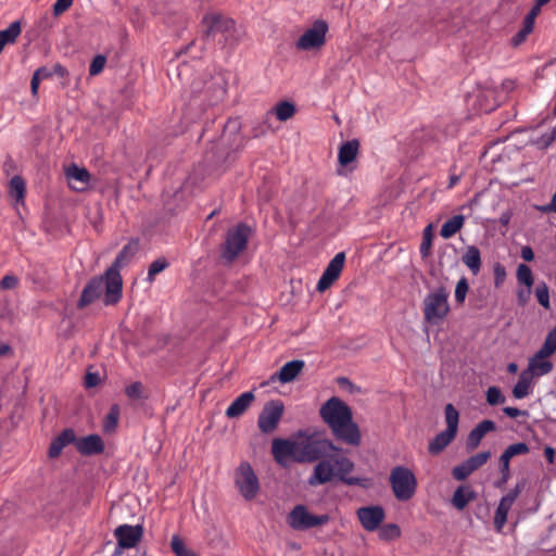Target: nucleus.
<instances>
[{"label":"nucleus","instance_id":"nucleus-41","mask_svg":"<svg viewBox=\"0 0 556 556\" xmlns=\"http://www.w3.org/2000/svg\"><path fill=\"white\" fill-rule=\"evenodd\" d=\"M167 266L168 262L164 257L153 261L149 266L147 280L149 282H152L154 280L155 275L163 271Z\"/></svg>","mask_w":556,"mask_h":556},{"label":"nucleus","instance_id":"nucleus-38","mask_svg":"<svg viewBox=\"0 0 556 556\" xmlns=\"http://www.w3.org/2000/svg\"><path fill=\"white\" fill-rule=\"evenodd\" d=\"M490 457H491V452L483 451V452L477 453V454L470 456L469 458H467L466 463L468 464V466L470 467V469L473 472L477 469H479L480 467H482L490 459Z\"/></svg>","mask_w":556,"mask_h":556},{"label":"nucleus","instance_id":"nucleus-15","mask_svg":"<svg viewBox=\"0 0 556 556\" xmlns=\"http://www.w3.org/2000/svg\"><path fill=\"white\" fill-rule=\"evenodd\" d=\"M283 403L280 400L267 402L257 419V426L263 433H270L276 430L282 414Z\"/></svg>","mask_w":556,"mask_h":556},{"label":"nucleus","instance_id":"nucleus-21","mask_svg":"<svg viewBox=\"0 0 556 556\" xmlns=\"http://www.w3.org/2000/svg\"><path fill=\"white\" fill-rule=\"evenodd\" d=\"M65 177L68 181L70 187L76 191H84L88 187L90 181L89 172L86 168L79 167L75 164L70 165L66 168Z\"/></svg>","mask_w":556,"mask_h":556},{"label":"nucleus","instance_id":"nucleus-3","mask_svg":"<svg viewBox=\"0 0 556 556\" xmlns=\"http://www.w3.org/2000/svg\"><path fill=\"white\" fill-rule=\"evenodd\" d=\"M213 85L212 83L205 90H202L200 83H193L191 90L185 93L187 98L185 115L188 119L194 121L200 117L207 106L214 105L224 98L226 89L223 86H218L214 89L213 97H207V92Z\"/></svg>","mask_w":556,"mask_h":556},{"label":"nucleus","instance_id":"nucleus-64","mask_svg":"<svg viewBox=\"0 0 556 556\" xmlns=\"http://www.w3.org/2000/svg\"><path fill=\"white\" fill-rule=\"evenodd\" d=\"M534 21L535 20L526 16L525 20H523V24H522V28L521 29H523L525 33H529L530 34L533 30Z\"/></svg>","mask_w":556,"mask_h":556},{"label":"nucleus","instance_id":"nucleus-63","mask_svg":"<svg viewBox=\"0 0 556 556\" xmlns=\"http://www.w3.org/2000/svg\"><path fill=\"white\" fill-rule=\"evenodd\" d=\"M529 35V33H525L523 29H520L513 38L514 46L520 45Z\"/></svg>","mask_w":556,"mask_h":556},{"label":"nucleus","instance_id":"nucleus-29","mask_svg":"<svg viewBox=\"0 0 556 556\" xmlns=\"http://www.w3.org/2000/svg\"><path fill=\"white\" fill-rule=\"evenodd\" d=\"M464 215H454L453 217L445 220L440 229V236L444 239H450L456 235L464 226Z\"/></svg>","mask_w":556,"mask_h":556},{"label":"nucleus","instance_id":"nucleus-6","mask_svg":"<svg viewBox=\"0 0 556 556\" xmlns=\"http://www.w3.org/2000/svg\"><path fill=\"white\" fill-rule=\"evenodd\" d=\"M109 276H108V269L105 273L97 278H92L83 289L80 299L77 303L78 307L83 308L96 300L102 298L103 303L105 305H114L116 304L121 298H122V290L118 292V298L111 302V298L109 296Z\"/></svg>","mask_w":556,"mask_h":556},{"label":"nucleus","instance_id":"nucleus-14","mask_svg":"<svg viewBox=\"0 0 556 556\" xmlns=\"http://www.w3.org/2000/svg\"><path fill=\"white\" fill-rule=\"evenodd\" d=\"M203 36L206 39L214 38L217 34H222L227 40L235 29V22L218 13H208L203 17Z\"/></svg>","mask_w":556,"mask_h":556},{"label":"nucleus","instance_id":"nucleus-40","mask_svg":"<svg viewBox=\"0 0 556 556\" xmlns=\"http://www.w3.org/2000/svg\"><path fill=\"white\" fill-rule=\"evenodd\" d=\"M540 350L544 351L551 356L556 352V326L547 332Z\"/></svg>","mask_w":556,"mask_h":556},{"label":"nucleus","instance_id":"nucleus-33","mask_svg":"<svg viewBox=\"0 0 556 556\" xmlns=\"http://www.w3.org/2000/svg\"><path fill=\"white\" fill-rule=\"evenodd\" d=\"M516 276H517L518 282L522 283L527 287L526 293L530 294L531 288L534 282L531 268L526 264H519L517 267Z\"/></svg>","mask_w":556,"mask_h":556},{"label":"nucleus","instance_id":"nucleus-46","mask_svg":"<svg viewBox=\"0 0 556 556\" xmlns=\"http://www.w3.org/2000/svg\"><path fill=\"white\" fill-rule=\"evenodd\" d=\"M142 390L143 388L141 382L136 381L126 387L125 393L129 399H140L142 395Z\"/></svg>","mask_w":556,"mask_h":556},{"label":"nucleus","instance_id":"nucleus-60","mask_svg":"<svg viewBox=\"0 0 556 556\" xmlns=\"http://www.w3.org/2000/svg\"><path fill=\"white\" fill-rule=\"evenodd\" d=\"M555 138H556L555 130H553L551 132L544 134L541 139L543 141V146L548 147L554 142Z\"/></svg>","mask_w":556,"mask_h":556},{"label":"nucleus","instance_id":"nucleus-22","mask_svg":"<svg viewBox=\"0 0 556 556\" xmlns=\"http://www.w3.org/2000/svg\"><path fill=\"white\" fill-rule=\"evenodd\" d=\"M76 450L86 456L98 455L104 451V442L99 434H89L75 442Z\"/></svg>","mask_w":556,"mask_h":556},{"label":"nucleus","instance_id":"nucleus-56","mask_svg":"<svg viewBox=\"0 0 556 556\" xmlns=\"http://www.w3.org/2000/svg\"><path fill=\"white\" fill-rule=\"evenodd\" d=\"M100 382V376L97 372H88L85 377L86 388H93Z\"/></svg>","mask_w":556,"mask_h":556},{"label":"nucleus","instance_id":"nucleus-9","mask_svg":"<svg viewBox=\"0 0 556 556\" xmlns=\"http://www.w3.org/2000/svg\"><path fill=\"white\" fill-rule=\"evenodd\" d=\"M137 252V243L126 244L117 254L114 263L108 268L109 282V296L111 302L118 298V292L123 288V280L121 276V268Z\"/></svg>","mask_w":556,"mask_h":556},{"label":"nucleus","instance_id":"nucleus-11","mask_svg":"<svg viewBox=\"0 0 556 556\" xmlns=\"http://www.w3.org/2000/svg\"><path fill=\"white\" fill-rule=\"evenodd\" d=\"M251 228L245 224H239L229 229L223 245L222 257L227 262H232L248 244Z\"/></svg>","mask_w":556,"mask_h":556},{"label":"nucleus","instance_id":"nucleus-26","mask_svg":"<svg viewBox=\"0 0 556 556\" xmlns=\"http://www.w3.org/2000/svg\"><path fill=\"white\" fill-rule=\"evenodd\" d=\"M304 365V361L301 359H294L286 363L276 374L278 380L281 383H288L293 381L296 378V376L301 372Z\"/></svg>","mask_w":556,"mask_h":556},{"label":"nucleus","instance_id":"nucleus-48","mask_svg":"<svg viewBox=\"0 0 556 556\" xmlns=\"http://www.w3.org/2000/svg\"><path fill=\"white\" fill-rule=\"evenodd\" d=\"M170 547L176 556H181L184 553L188 551L185 543L178 535H173L170 541Z\"/></svg>","mask_w":556,"mask_h":556},{"label":"nucleus","instance_id":"nucleus-19","mask_svg":"<svg viewBox=\"0 0 556 556\" xmlns=\"http://www.w3.org/2000/svg\"><path fill=\"white\" fill-rule=\"evenodd\" d=\"M357 517L365 530L375 531L380 527L386 514L381 506H367L357 509Z\"/></svg>","mask_w":556,"mask_h":556},{"label":"nucleus","instance_id":"nucleus-25","mask_svg":"<svg viewBox=\"0 0 556 556\" xmlns=\"http://www.w3.org/2000/svg\"><path fill=\"white\" fill-rule=\"evenodd\" d=\"M477 498V493L469 485H459L452 497V505L463 510L470 502Z\"/></svg>","mask_w":556,"mask_h":556},{"label":"nucleus","instance_id":"nucleus-49","mask_svg":"<svg viewBox=\"0 0 556 556\" xmlns=\"http://www.w3.org/2000/svg\"><path fill=\"white\" fill-rule=\"evenodd\" d=\"M493 271H494V285H495V287H500L506 279V269L502 264L496 263L494 265Z\"/></svg>","mask_w":556,"mask_h":556},{"label":"nucleus","instance_id":"nucleus-17","mask_svg":"<svg viewBox=\"0 0 556 556\" xmlns=\"http://www.w3.org/2000/svg\"><path fill=\"white\" fill-rule=\"evenodd\" d=\"M143 527L141 525H121L114 530V536L122 547L132 548L142 539Z\"/></svg>","mask_w":556,"mask_h":556},{"label":"nucleus","instance_id":"nucleus-57","mask_svg":"<svg viewBox=\"0 0 556 556\" xmlns=\"http://www.w3.org/2000/svg\"><path fill=\"white\" fill-rule=\"evenodd\" d=\"M503 413L510 417V418H517L519 416H526L528 415V413L526 410H520L519 408H516V407H510V406H506L503 408Z\"/></svg>","mask_w":556,"mask_h":556},{"label":"nucleus","instance_id":"nucleus-36","mask_svg":"<svg viewBox=\"0 0 556 556\" xmlns=\"http://www.w3.org/2000/svg\"><path fill=\"white\" fill-rule=\"evenodd\" d=\"M529 453V446L525 442H518L515 444H511L505 448L503 454L501 455L502 458L505 460H509L516 456V455H525Z\"/></svg>","mask_w":556,"mask_h":556},{"label":"nucleus","instance_id":"nucleus-30","mask_svg":"<svg viewBox=\"0 0 556 556\" xmlns=\"http://www.w3.org/2000/svg\"><path fill=\"white\" fill-rule=\"evenodd\" d=\"M532 375L530 371H522L519 376L517 383L513 388V395L518 399H525L530 393L532 384Z\"/></svg>","mask_w":556,"mask_h":556},{"label":"nucleus","instance_id":"nucleus-44","mask_svg":"<svg viewBox=\"0 0 556 556\" xmlns=\"http://www.w3.org/2000/svg\"><path fill=\"white\" fill-rule=\"evenodd\" d=\"M469 285L465 277L460 278L455 288V300L457 303H463L466 299V294L468 292Z\"/></svg>","mask_w":556,"mask_h":556},{"label":"nucleus","instance_id":"nucleus-45","mask_svg":"<svg viewBox=\"0 0 556 556\" xmlns=\"http://www.w3.org/2000/svg\"><path fill=\"white\" fill-rule=\"evenodd\" d=\"M105 63H106V58L104 55H102V54L96 55L91 61V64L89 67V74L91 76H96V75L100 74L104 68Z\"/></svg>","mask_w":556,"mask_h":556},{"label":"nucleus","instance_id":"nucleus-5","mask_svg":"<svg viewBox=\"0 0 556 556\" xmlns=\"http://www.w3.org/2000/svg\"><path fill=\"white\" fill-rule=\"evenodd\" d=\"M446 429L438 433L428 445L432 455L441 453L455 439L458 430L459 413L453 404L448 403L444 408Z\"/></svg>","mask_w":556,"mask_h":556},{"label":"nucleus","instance_id":"nucleus-1","mask_svg":"<svg viewBox=\"0 0 556 556\" xmlns=\"http://www.w3.org/2000/svg\"><path fill=\"white\" fill-rule=\"evenodd\" d=\"M307 455V463L318 460L307 479L311 486L323 485L334 479L346 485L361 484V478L351 476L355 468L354 463L330 439L315 438L313 444L308 445Z\"/></svg>","mask_w":556,"mask_h":556},{"label":"nucleus","instance_id":"nucleus-18","mask_svg":"<svg viewBox=\"0 0 556 556\" xmlns=\"http://www.w3.org/2000/svg\"><path fill=\"white\" fill-rule=\"evenodd\" d=\"M521 492V486L517 484L514 489L509 490V492L504 495L496 508L495 516H494V527L497 532H501L504 528L508 513L515 503L516 498Z\"/></svg>","mask_w":556,"mask_h":556},{"label":"nucleus","instance_id":"nucleus-43","mask_svg":"<svg viewBox=\"0 0 556 556\" xmlns=\"http://www.w3.org/2000/svg\"><path fill=\"white\" fill-rule=\"evenodd\" d=\"M472 473V470L470 469V467L468 466V464L466 463V460H464L462 464L455 466L453 469H452V476L455 480H458V481H463L465 480L466 478H468L470 475Z\"/></svg>","mask_w":556,"mask_h":556},{"label":"nucleus","instance_id":"nucleus-58","mask_svg":"<svg viewBox=\"0 0 556 556\" xmlns=\"http://www.w3.org/2000/svg\"><path fill=\"white\" fill-rule=\"evenodd\" d=\"M34 75H36L38 78H40V80H43V79L52 77L53 72H52V70H49L48 67L42 66V67H39L38 70H36Z\"/></svg>","mask_w":556,"mask_h":556},{"label":"nucleus","instance_id":"nucleus-16","mask_svg":"<svg viewBox=\"0 0 556 556\" xmlns=\"http://www.w3.org/2000/svg\"><path fill=\"white\" fill-rule=\"evenodd\" d=\"M345 262V253L339 252L329 262L321 277L319 278L316 289L319 292L326 291L340 276Z\"/></svg>","mask_w":556,"mask_h":556},{"label":"nucleus","instance_id":"nucleus-55","mask_svg":"<svg viewBox=\"0 0 556 556\" xmlns=\"http://www.w3.org/2000/svg\"><path fill=\"white\" fill-rule=\"evenodd\" d=\"M73 1L74 0H56L55 3L53 4L54 15H60L63 12H65L66 10H68L72 7Z\"/></svg>","mask_w":556,"mask_h":556},{"label":"nucleus","instance_id":"nucleus-54","mask_svg":"<svg viewBox=\"0 0 556 556\" xmlns=\"http://www.w3.org/2000/svg\"><path fill=\"white\" fill-rule=\"evenodd\" d=\"M65 447L64 443H62L59 438L56 437L55 439L52 440L51 444H50V447H49V456L51 458H55L58 457L63 448Z\"/></svg>","mask_w":556,"mask_h":556},{"label":"nucleus","instance_id":"nucleus-7","mask_svg":"<svg viewBox=\"0 0 556 556\" xmlns=\"http://www.w3.org/2000/svg\"><path fill=\"white\" fill-rule=\"evenodd\" d=\"M390 484L395 498L405 502L415 495L417 480L409 468L396 466L391 470Z\"/></svg>","mask_w":556,"mask_h":556},{"label":"nucleus","instance_id":"nucleus-12","mask_svg":"<svg viewBox=\"0 0 556 556\" xmlns=\"http://www.w3.org/2000/svg\"><path fill=\"white\" fill-rule=\"evenodd\" d=\"M235 484L245 500L250 501L256 496L260 483L250 463H240L235 472Z\"/></svg>","mask_w":556,"mask_h":556},{"label":"nucleus","instance_id":"nucleus-34","mask_svg":"<svg viewBox=\"0 0 556 556\" xmlns=\"http://www.w3.org/2000/svg\"><path fill=\"white\" fill-rule=\"evenodd\" d=\"M274 113L278 121L286 122L294 115L295 106L290 101H281L274 108Z\"/></svg>","mask_w":556,"mask_h":556},{"label":"nucleus","instance_id":"nucleus-39","mask_svg":"<svg viewBox=\"0 0 556 556\" xmlns=\"http://www.w3.org/2000/svg\"><path fill=\"white\" fill-rule=\"evenodd\" d=\"M485 397H486L488 404L492 405V406L503 404L506 401V397L502 393L501 389L495 386L488 388V390L485 392Z\"/></svg>","mask_w":556,"mask_h":556},{"label":"nucleus","instance_id":"nucleus-47","mask_svg":"<svg viewBox=\"0 0 556 556\" xmlns=\"http://www.w3.org/2000/svg\"><path fill=\"white\" fill-rule=\"evenodd\" d=\"M500 469L502 473V479L496 483V486L501 488L503 484L507 482L510 476L509 470V460H505L504 458L500 457Z\"/></svg>","mask_w":556,"mask_h":556},{"label":"nucleus","instance_id":"nucleus-23","mask_svg":"<svg viewBox=\"0 0 556 556\" xmlns=\"http://www.w3.org/2000/svg\"><path fill=\"white\" fill-rule=\"evenodd\" d=\"M496 425L493 420L485 419L479 422L468 434L466 446L468 450H475L479 446L481 440L488 432L494 431Z\"/></svg>","mask_w":556,"mask_h":556},{"label":"nucleus","instance_id":"nucleus-51","mask_svg":"<svg viewBox=\"0 0 556 556\" xmlns=\"http://www.w3.org/2000/svg\"><path fill=\"white\" fill-rule=\"evenodd\" d=\"M534 208L543 214L556 213V190L548 204L534 205Z\"/></svg>","mask_w":556,"mask_h":556},{"label":"nucleus","instance_id":"nucleus-24","mask_svg":"<svg viewBox=\"0 0 556 556\" xmlns=\"http://www.w3.org/2000/svg\"><path fill=\"white\" fill-rule=\"evenodd\" d=\"M254 401V393L252 391L243 392L240 394L226 409L228 418H237L241 416Z\"/></svg>","mask_w":556,"mask_h":556},{"label":"nucleus","instance_id":"nucleus-62","mask_svg":"<svg viewBox=\"0 0 556 556\" xmlns=\"http://www.w3.org/2000/svg\"><path fill=\"white\" fill-rule=\"evenodd\" d=\"M544 456L548 464H554L555 460V450L552 446H545Z\"/></svg>","mask_w":556,"mask_h":556},{"label":"nucleus","instance_id":"nucleus-20","mask_svg":"<svg viewBox=\"0 0 556 556\" xmlns=\"http://www.w3.org/2000/svg\"><path fill=\"white\" fill-rule=\"evenodd\" d=\"M548 355L542 350H539L530 357L528 368L525 371H530L533 377H542L549 374L553 370V363L548 361Z\"/></svg>","mask_w":556,"mask_h":556},{"label":"nucleus","instance_id":"nucleus-53","mask_svg":"<svg viewBox=\"0 0 556 556\" xmlns=\"http://www.w3.org/2000/svg\"><path fill=\"white\" fill-rule=\"evenodd\" d=\"M59 440L64 443V445H68L71 443H74L78 440L76 439V435H75V432L73 429H65L63 430L59 435H58Z\"/></svg>","mask_w":556,"mask_h":556},{"label":"nucleus","instance_id":"nucleus-31","mask_svg":"<svg viewBox=\"0 0 556 556\" xmlns=\"http://www.w3.org/2000/svg\"><path fill=\"white\" fill-rule=\"evenodd\" d=\"M21 23L12 22L8 28L0 30V53L7 45L14 43L21 34Z\"/></svg>","mask_w":556,"mask_h":556},{"label":"nucleus","instance_id":"nucleus-28","mask_svg":"<svg viewBox=\"0 0 556 556\" xmlns=\"http://www.w3.org/2000/svg\"><path fill=\"white\" fill-rule=\"evenodd\" d=\"M463 263L471 271L472 275H478L481 269V253L476 245H469L462 256Z\"/></svg>","mask_w":556,"mask_h":556},{"label":"nucleus","instance_id":"nucleus-10","mask_svg":"<svg viewBox=\"0 0 556 556\" xmlns=\"http://www.w3.org/2000/svg\"><path fill=\"white\" fill-rule=\"evenodd\" d=\"M448 293L444 288L430 292L424 300L425 319L430 324H438L450 312Z\"/></svg>","mask_w":556,"mask_h":556},{"label":"nucleus","instance_id":"nucleus-13","mask_svg":"<svg viewBox=\"0 0 556 556\" xmlns=\"http://www.w3.org/2000/svg\"><path fill=\"white\" fill-rule=\"evenodd\" d=\"M327 31L328 24L324 20L315 21L312 27L306 29L296 40V49L307 51L323 47Z\"/></svg>","mask_w":556,"mask_h":556},{"label":"nucleus","instance_id":"nucleus-35","mask_svg":"<svg viewBox=\"0 0 556 556\" xmlns=\"http://www.w3.org/2000/svg\"><path fill=\"white\" fill-rule=\"evenodd\" d=\"M10 194L16 202L22 201L25 194V182L22 177L14 176L10 180Z\"/></svg>","mask_w":556,"mask_h":556},{"label":"nucleus","instance_id":"nucleus-32","mask_svg":"<svg viewBox=\"0 0 556 556\" xmlns=\"http://www.w3.org/2000/svg\"><path fill=\"white\" fill-rule=\"evenodd\" d=\"M119 415H121L119 406L117 404H113L110 407L108 415L103 419L102 427H103L104 432L111 433V432L115 431V429L118 425Z\"/></svg>","mask_w":556,"mask_h":556},{"label":"nucleus","instance_id":"nucleus-2","mask_svg":"<svg viewBox=\"0 0 556 556\" xmlns=\"http://www.w3.org/2000/svg\"><path fill=\"white\" fill-rule=\"evenodd\" d=\"M319 415L338 441L352 446L361 444L359 427L353 420L351 407L343 400L330 397L320 406Z\"/></svg>","mask_w":556,"mask_h":556},{"label":"nucleus","instance_id":"nucleus-4","mask_svg":"<svg viewBox=\"0 0 556 556\" xmlns=\"http://www.w3.org/2000/svg\"><path fill=\"white\" fill-rule=\"evenodd\" d=\"M314 441L315 437L312 435H304L296 441L275 439L271 444L274 458L280 464L288 457H294L302 463L308 462L307 448Z\"/></svg>","mask_w":556,"mask_h":556},{"label":"nucleus","instance_id":"nucleus-27","mask_svg":"<svg viewBox=\"0 0 556 556\" xmlns=\"http://www.w3.org/2000/svg\"><path fill=\"white\" fill-rule=\"evenodd\" d=\"M359 142L356 139L349 140L341 144L338 153V161L342 166L352 163L358 153Z\"/></svg>","mask_w":556,"mask_h":556},{"label":"nucleus","instance_id":"nucleus-52","mask_svg":"<svg viewBox=\"0 0 556 556\" xmlns=\"http://www.w3.org/2000/svg\"><path fill=\"white\" fill-rule=\"evenodd\" d=\"M18 285V279L14 275H5L0 280V288L3 290H10L16 288Z\"/></svg>","mask_w":556,"mask_h":556},{"label":"nucleus","instance_id":"nucleus-8","mask_svg":"<svg viewBox=\"0 0 556 556\" xmlns=\"http://www.w3.org/2000/svg\"><path fill=\"white\" fill-rule=\"evenodd\" d=\"M329 515H314L305 505H295L287 516L288 526L295 531H306L328 523Z\"/></svg>","mask_w":556,"mask_h":556},{"label":"nucleus","instance_id":"nucleus-61","mask_svg":"<svg viewBox=\"0 0 556 556\" xmlns=\"http://www.w3.org/2000/svg\"><path fill=\"white\" fill-rule=\"evenodd\" d=\"M41 80L36 75L33 74L31 81H30V90L31 94L36 97L38 94V89Z\"/></svg>","mask_w":556,"mask_h":556},{"label":"nucleus","instance_id":"nucleus-50","mask_svg":"<svg viewBox=\"0 0 556 556\" xmlns=\"http://www.w3.org/2000/svg\"><path fill=\"white\" fill-rule=\"evenodd\" d=\"M430 230H431V226H428L425 229L424 239H422V242L420 244V254L422 256H427L428 255L430 247H431V233H430Z\"/></svg>","mask_w":556,"mask_h":556},{"label":"nucleus","instance_id":"nucleus-42","mask_svg":"<svg viewBox=\"0 0 556 556\" xmlns=\"http://www.w3.org/2000/svg\"><path fill=\"white\" fill-rule=\"evenodd\" d=\"M535 295L539 303L546 309L549 308L548 287L545 282H541L535 288Z\"/></svg>","mask_w":556,"mask_h":556},{"label":"nucleus","instance_id":"nucleus-37","mask_svg":"<svg viewBox=\"0 0 556 556\" xmlns=\"http://www.w3.org/2000/svg\"><path fill=\"white\" fill-rule=\"evenodd\" d=\"M401 536V529L395 523H387L379 530V538L383 541H394Z\"/></svg>","mask_w":556,"mask_h":556},{"label":"nucleus","instance_id":"nucleus-59","mask_svg":"<svg viewBox=\"0 0 556 556\" xmlns=\"http://www.w3.org/2000/svg\"><path fill=\"white\" fill-rule=\"evenodd\" d=\"M521 257L525 261H527V262L533 261L534 253H533V250L531 249V247H529V245L522 247V249H521Z\"/></svg>","mask_w":556,"mask_h":556}]
</instances>
